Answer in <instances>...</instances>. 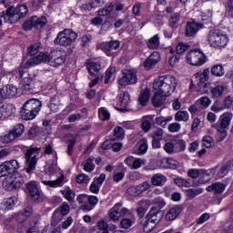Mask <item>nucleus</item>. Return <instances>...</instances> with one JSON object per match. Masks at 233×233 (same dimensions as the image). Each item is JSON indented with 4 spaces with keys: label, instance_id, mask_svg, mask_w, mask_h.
I'll return each instance as SVG.
<instances>
[{
    "label": "nucleus",
    "instance_id": "nucleus-29",
    "mask_svg": "<svg viewBox=\"0 0 233 233\" xmlns=\"http://www.w3.org/2000/svg\"><path fill=\"white\" fill-rule=\"evenodd\" d=\"M45 172L47 176H54L57 173V158L48 161L45 167Z\"/></svg>",
    "mask_w": 233,
    "mask_h": 233
},
{
    "label": "nucleus",
    "instance_id": "nucleus-40",
    "mask_svg": "<svg viewBox=\"0 0 233 233\" xmlns=\"http://www.w3.org/2000/svg\"><path fill=\"white\" fill-rule=\"evenodd\" d=\"M62 195L67 201H69V203H73L74 199H76V192L70 187L62 190Z\"/></svg>",
    "mask_w": 233,
    "mask_h": 233
},
{
    "label": "nucleus",
    "instance_id": "nucleus-64",
    "mask_svg": "<svg viewBox=\"0 0 233 233\" xmlns=\"http://www.w3.org/2000/svg\"><path fill=\"white\" fill-rule=\"evenodd\" d=\"M63 214H61V211L59 209L55 210L52 217L53 223H59L63 219Z\"/></svg>",
    "mask_w": 233,
    "mask_h": 233
},
{
    "label": "nucleus",
    "instance_id": "nucleus-10",
    "mask_svg": "<svg viewBox=\"0 0 233 233\" xmlns=\"http://www.w3.org/2000/svg\"><path fill=\"white\" fill-rule=\"evenodd\" d=\"M41 152L39 147H31L27 149L25 153V161H26V173L30 174L33 170H35V165H37V156Z\"/></svg>",
    "mask_w": 233,
    "mask_h": 233
},
{
    "label": "nucleus",
    "instance_id": "nucleus-60",
    "mask_svg": "<svg viewBox=\"0 0 233 233\" xmlns=\"http://www.w3.org/2000/svg\"><path fill=\"white\" fill-rule=\"evenodd\" d=\"M211 74H213V76H223V74H225L223 66H221V65L214 66L211 68Z\"/></svg>",
    "mask_w": 233,
    "mask_h": 233
},
{
    "label": "nucleus",
    "instance_id": "nucleus-46",
    "mask_svg": "<svg viewBox=\"0 0 233 233\" xmlns=\"http://www.w3.org/2000/svg\"><path fill=\"white\" fill-rule=\"evenodd\" d=\"M112 12H114V4H109L107 6L98 11V15L100 17H105V15H108L109 14H112Z\"/></svg>",
    "mask_w": 233,
    "mask_h": 233
},
{
    "label": "nucleus",
    "instance_id": "nucleus-43",
    "mask_svg": "<svg viewBox=\"0 0 233 233\" xmlns=\"http://www.w3.org/2000/svg\"><path fill=\"white\" fill-rule=\"evenodd\" d=\"M129 216V218H123L120 221V227H122V228H130V227H132V224L136 223V218L132 216V213Z\"/></svg>",
    "mask_w": 233,
    "mask_h": 233
},
{
    "label": "nucleus",
    "instance_id": "nucleus-8",
    "mask_svg": "<svg viewBox=\"0 0 233 233\" xmlns=\"http://www.w3.org/2000/svg\"><path fill=\"white\" fill-rule=\"evenodd\" d=\"M161 221V217H159V210L155 207L151 208L147 215L146 216V220L143 223L144 232H150L154 230V228L157 223Z\"/></svg>",
    "mask_w": 233,
    "mask_h": 233
},
{
    "label": "nucleus",
    "instance_id": "nucleus-39",
    "mask_svg": "<svg viewBox=\"0 0 233 233\" xmlns=\"http://www.w3.org/2000/svg\"><path fill=\"white\" fill-rule=\"evenodd\" d=\"M138 145L139 147L137 155L145 156V154H147L148 150V141L147 140V138H143L139 141Z\"/></svg>",
    "mask_w": 233,
    "mask_h": 233
},
{
    "label": "nucleus",
    "instance_id": "nucleus-1",
    "mask_svg": "<svg viewBox=\"0 0 233 233\" xmlns=\"http://www.w3.org/2000/svg\"><path fill=\"white\" fill-rule=\"evenodd\" d=\"M177 86V79L172 75L158 76L153 82L154 90L170 97Z\"/></svg>",
    "mask_w": 233,
    "mask_h": 233
},
{
    "label": "nucleus",
    "instance_id": "nucleus-57",
    "mask_svg": "<svg viewBox=\"0 0 233 233\" xmlns=\"http://www.w3.org/2000/svg\"><path fill=\"white\" fill-rule=\"evenodd\" d=\"M158 60H152V59H147L143 63V66L145 70H151V68H154L156 65H157Z\"/></svg>",
    "mask_w": 233,
    "mask_h": 233
},
{
    "label": "nucleus",
    "instance_id": "nucleus-55",
    "mask_svg": "<svg viewBox=\"0 0 233 233\" xmlns=\"http://www.w3.org/2000/svg\"><path fill=\"white\" fill-rule=\"evenodd\" d=\"M198 92L199 94H208V91L210 90V84L198 83Z\"/></svg>",
    "mask_w": 233,
    "mask_h": 233
},
{
    "label": "nucleus",
    "instance_id": "nucleus-19",
    "mask_svg": "<svg viewBox=\"0 0 233 233\" xmlns=\"http://www.w3.org/2000/svg\"><path fill=\"white\" fill-rule=\"evenodd\" d=\"M26 192H28L30 198L34 201H37L39 199V188H37V183L35 181H31L25 184Z\"/></svg>",
    "mask_w": 233,
    "mask_h": 233
},
{
    "label": "nucleus",
    "instance_id": "nucleus-63",
    "mask_svg": "<svg viewBox=\"0 0 233 233\" xmlns=\"http://www.w3.org/2000/svg\"><path fill=\"white\" fill-rule=\"evenodd\" d=\"M141 127L144 132H148L152 128V123L149 119L143 118Z\"/></svg>",
    "mask_w": 233,
    "mask_h": 233
},
{
    "label": "nucleus",
    "instance_id": "nucleus-61",
    "mask_svg": "<svg viewBox=\"0 0 233 233\" xmlns=\"http://www.w3.org/2000/svg\"><path fill=\"white\" fill-rule=\"evenodd\" d=\"M114 74H116V67L111 66L106 70L105 78L106 85H108V83H110V79H112V76H114Z\"/></svg>",
    "mask_w": 233,
    "mask_h": 233
},
{
    "label": "nucleus",
    "instance_id": "nucleus-25",
    "mask_svg": "<svg viewBox=\"0 0 233 233\" xmlns=\"http://www.w3.org/2000/svg\"><path fill=\"white\" fill-rule=\"evenodd\" d=\"M181 212H183V208L180 206H175L166 214V219L167 221H174V219H177Z\"/></svg>",
    "mask_w": 233,
    "mask_h": 233
},
{
    "label": "nucleus",
    "instance_id": "nucleus-31",
    "mask_svg": "<svg viewBox=\"0 0 233 233\" xmlns=\"http://www.w3.org/2000/svg\"><path fill=\"white\" fill-rule=\"evenodd\" d=\"M147 46L150 50H157L159 48V35H155L147 41Z\"/></svg>",
    "mask_w": 233,
    "mask_h": 233
},
{
    "label": "nucleus",
    "instance_id": "nucleus-41",
    "mask_svg": "<svg viewBox=\"0 0 233 233\" xmlns=\"http://www.w3.org/2000/svg\"><path fill=\"white\" fill-rule=\"evenodd\" d=\"M5 164L9 167V170H11V173L15 174L21 167V164H19V161L15 159H11L9 161H5Z\"/></svg>",
    "mask_w": 233,
    "mask_h": 233
},
{
    "label": "nucleus",
    "instance_id": "nucleus-22",
    "mask_svg": "<svg viewBox=\"0 0 233 233\" xmlns=\"http://www.w3.org/2000/svg\"><path fill=\"white\" fill-rule=\"evenodd\" d=\"M167 97H168V96L163 95L159 93V91H157L151 99L153 106L157 108L163 106V105H165V101H167Z\"/></svg>",
    "mask_w": 233,
    "mask_h": 233
},
{
    "label": "nucleus",
    "instance_id": "nucleus-21",
    "mask_svg": "<svg viewBox=\"0 0 233 233\" xmlns=\"http://www.w3.org/2000/svg\"><path fill=\"white\" fill-rule=\"evenodd\" d=\"M0 110H2V114L4 115V117L5 119H8V117H14L15 116L16 108L14 104H4Z\"/></svg>",
    "mask_w": 233,
    "mask_h": 233
},
{
    "label": "nucleus",
    "instance_id": "nucleus-15",
    "mask_svg": "<svg viewBox=\"0 0 233 233\" xmlns=\"http://www.w3.org/2000/svg\"><path fill=\"white\" fill-rule=\"evenodd\" d=\"M233 115L232 113H224L220 117L217 124H214L212 127L216 128V130H227L230 126V122L232 121Z\"/></svg>",
    "mask_w": 233,
    "mask_h": 233
},
{
    "label": "nucleus",
    "instance_id": "nucleus-30",
    "mask_svg": "<svg viewBox=\"0 0 233 233\" xmlns=\"http://www.w3.org/2000/svg\"><path fill=\"white\" fill-rule=\"evenodd\" d=\"M187 59H207V56L201 49H193L187 53Z\"/></svg>",
    "mask_w": 233,
    "mask_h": 233
},
{
    "label": "nucleus",
    "instance_id": "nucleus-18",
    "mask_svg": "<svg viewBox=\"0 0 233 233\" xmlns=\"http://www.w3.org/2000/svg\"><path fill=\"white\" fill-rule=\"evenodd\" d=\"M201 28H203V25L198 24V22H187L186 26V35L187 37H194Z\"/></svg>",
    "mask_w": 233,
    "mask_h": 233
},
{
    "label": "nucleus",
    "instance_id": "nucleus-16",
    "mask_svg": "<svg viewBox=\"0 0 233 233\" xmlns=\"http://www.w3.org/2000/svg\"><path fill=\"white\" fill-rule=\"evenodd\" d=\"M124 163H126L131 170H137V168H141L143 166L147 165V159L128 156L124 160Z\"/></svg>",
    "mask_w": 233,
    "mask_h": 233
},
{
    "label": "nucleus",
    "instance_id": "nucleus-6",
    "mask_svg": "<svg viewBox=\"0 0 233 233\" xmlns=\"http://www.w3.org/2000/svg\"><path fill=\"white\" fill-rule=\"evenodd\" d=\"M117 83L120 86L136 85L137 83V70L132 67L123 69L121 75L118 76Z\"/></svg>",
    "mask_w": 233,
    "mask_h": 233
},
{
    "label": "nucleus",
    "instance_id": "nucleus-14",
    "mask_svg": "<svg viewBox=\"0 0 233 233\" xmlns=\"http://www.w3.org/2000/svg\"><path fill=\"white\" fill-rule=\"evenodd\" d=\"M120 45L121 43L119 42V40H113L109 42H104L101 46H102L103 52H105V54L108 57H114V56H116V52L114 51L117 50Z\"/></svg>",
    "mask_w": 233,
    "mask_h": 233
},
{
    "label": "nucleus",
    "instance_id": "nucleus-20",
    "mask_svg": "<svg viewBox=\"0 0 233 233\" xmlns=\"http://www.w3.org/2000/svg\"><path fill=\"white\" fill-rule=\"evenodd\" d=\"M119 108H116L119 110V112H127V108H128V105H130V95L128 92H121L119 96Z\"/></svg>",
    "mask_w": 233,
    "mask_h": 233
},
{
    "label": "nucleus",
    "instance_id": "nucleus-37",
    "mask_svg": "<svg viewBox=\"0 0 233 233\" xmlns=\"http://www.w3.org/2000/svg\"><path fill=\"white\" fill-rule=\"evenodd\" d=\"M85 172H93L96 168L94 164V157H89L86 161L82 162Z\"/></svg>",
    "mask_w": 233,
    "mask_h": 233
},
{
    "label": "nucleus",
    "instance_id": "nucleus-52",
    "mask_svg": "<svg viewBox=\"0 0 233 233\" xmlns=\"http://www.w3.org/2000/svg\"><path fill=\"white\" fill-rule=\"evenodd\" d=\"M230 164H227V162L219 168L218 172V177H225L228 172H230Z\"/></svg>",
    "mask_w": 233,
    "mask_h": 233
},
{
    "label": "nucleus",
    "instance_id": "nucleus-45",
    "mask_svg": "<svg viewBox=\"0 0 233 233\" xmlns=\"http://www.w3.org/2000/svg\"><path fill=\"white\" fill-rule=\"evenodd\" d=\"M189 116L188 112L187 111H177L175 114V121H184V123H187L188 121Z\"/></svg>",
    "mask_w": 233,
    "mask_h": 233
},
{
    "label": "nucleus",
    "instance_id": "nucleus-44",
    "mask_svg": "<svg viewBox=\"0 0 233 233\" xmlns=\"http://www.w3.org/2000/svg\"><path fill=\"white\" fill-rule=\"evenodd\" d=\"M12 171L6 162H4L0 165V177H6V176H12Z\"/></svg>",
    "mask_w": 233,
    "mask_h": 233
},
{
    "label": "nucleus",
    "instance_id": "nucleus-34",
    "mask_svg": "<svg viewBox=\"0 0 233 233\" xmlns=\"http://www.w3.org/2000/svg\"><path fill=\"white\" fill-rule=\"evenodd\" d=\"M118 168H121L122 171L114 174L113 180L115 181V183H119V181H123V179H125L127 167H125L123 164H119Z\"/></svg>",
    "mask_w": 233,
    "mask_h": 233
},
{
    "label": "nucleus",
    "instance_id": "nucleus-24",
    "mask_svg": "<svg viewBox=\"0 0 233 233\" xmlns=\"http://www.w3.org/2000/svg\"><path fill=\"white\" fill-rule=\"evenodd\" d=\"M2 90L4 99L15 97L17 96V87L14 85H7L5 88H0Z\"/></svg>",
    "mask_w": 233,
    "mask_h": 233
},
{
    "label": "nucleus",
    "instance_id": "nucleus-23",
    "mask_svg": "<svg viewBox=\"0 0 233 233\" xmlns=\"http://www.w3.org/2000/svg\"><path fill=\"white\" fill-rule=\"evenodd\" d=\"M227 186L221 182H215L206 187L207 192H213V194H223Z\"/></svg>",
    "mask_w": 233,
    "mask_h": 233
},
{
    "label": "nucleus",
    "instance_id": "nucleus-32",
    "mask_svg": "<svg viewBox=\"0 0 233 233\" xmlns=\"http://www.w3.org/2000/svg\"><path fill=\"white\" fill-rule=\"evenodd\" d=\"M150 99V89L146 87L139 95L138 96V103L142 106H145L147 103H148V100Z\"/></svg>",
    "mask_w": 233,
    "mask_h": 233
},
{
    "label": "nucleus",
    "instance_id": "nucleus-50",
    "mask_svg": "<svg viewBox=\"0 0 233 233\" xmlns=\"http://www.w3.org/2000/svg\"><path fill=\"white\" fill-rule=\"evenodd\" d=\"M76 181L79 185H88V183H90V177L82 173L76 177Z\"/></svg>",
    "mask_w": 233,
    "mask_h": 233
},
{
    "label": "nucleus",
    "instance_id": "nucleus-48",
    "mask_svg": "<svg viewBox=\"0 0 233 233\" xmlns=\"http://www.w3.org/2000/svg\"><path fill=\"white\" fill-rule=\"evenodd\" d=\"M27 57H34L39 54V44H34L27 48Z\"/></svg>",
    "mask_w": 233,
    "mask_h": 233
},
{
    "label": "nucleus",
    "instance_id": "nucleus-62",
    "mask_svg": "<svg viewBox=\"0 0 233 233\" xmlns=\"http://www.w3.org/2000/svg\"><path fill=\"white\" fill-rule=\"evenodd\" d=\"M98 115L99 117H101V119H103L104 121H107V119H110V113L105 107H102L98 110Z\"/></svg>",
    "mask_w": 233,
    "mask_h": 233
},
{
    "label": "nucleus",
    "instance_id": "nucleus-27",
    "mask_svg": "<svg viewBox=\"0 0 233 233\" xmlns=\"http://www.w3.org/2000/svg\"><path fill=\"white\" fill-rule=\"evenodd\" d=\"M213 172V169H200V174L198 175V183L200 185H205V183H208V181H210V176H212Z\"/></svg>",
    "mask_w": 233,
    "mask_h": 233
},
{
    "label": "nucleus",
    "instance_id": "nucleus-56",
    "mask_svg": "<svg viewBox=\"0 0 233 233\" xmlns=\"http://www.w3.org/2000/svg\"><path fill=\"white\" fill-rule=\"evenodd\" d=\"M15 203H17V198L15 197H12V198H6L4 202V205L5 208L10 210V208H14V206L15 205Z\"/></svg>",
    "mask_w": 233,
    "mask_h": 233
},
{
    "label": "nucleus",
    "instance_id": "nucleus-5",
    "mask_svg": "<svg viewBox=\"0 0 233 233\" xmlns=\"http://www.w3.org/2000/svg\"><path fill=\"white\" fill-rule=\"evenodd\" d=\"M76 39H77V33L74 32L72 29H64L57 34L55 39V45H59L60 46H72V44Z\"/></svg>",
    "mask_w": 233,
    "mask_h": 233
},
{
    "label": "nucleus",
    "instance_id": "nucleus-51",
    "mask_svg": "<svg viewBox=\"0 0 233 233\" xmlns=\"http://www.w3.org/2000/svg\"><path fill=\"white\" fill-rule=\"evenodd\" d=\"M77 137H79V135H76L73 138L68 140V146H67L68 156H72L74 154V146L77 142Z\"/></svg>",
    "mask_w": 233,
    "mask_h": 233
},
{
    "label": "nucleus",
    "instance_id": "nucleus-11",
    "mask_svg": "<svg viewBox=\"0 0 233 233\" xmlns=\"http://www.w3.org/2000/svg\"><path fill=\"white\" fill-rule=\"evenodd\" d=\"M41 63H45L46 65H49V66H54V68H57L61 66L65 63L63 59H28L24 65V68H30V66H37V65H41Z\"/></svg>",
    "mask_w": 233,
    "mask_h": 233
},
{
    "label": "nucleus",
    "instance_id": "nucleus-9",
    "mask_svg": "<svg viewBox=\"0 0 233 233\" xmlns=\"http://www.w3.org/2000/svg\"><path fill=\"white\" fill-rule=\"evenodd\" d=\"M43 86V80H41V76H33L25 77L21 83V90L24 94L26 92H30V90H34V88H41Z\"/></svg>",
    "mask_w": 233,
    "mask_h": 233
},
{
    "label": "nucleus",
    "instance_id": "nucleus-7",
    "mask_svg": "<svg viewBox=\"0 0 233 233\" xmlns=\"http://www.w3.org/2000/svg\"><path fill=\"white\" fill-rule=\"evenodd\" d=\"M76 201L81 210H84L85 212H90V210H94L96 205L99 203V198L96 196L80 194L76 197Z\"/></svg>",
    "mask_w": 233,
    "mask_h": 233
},
{
    "label": "nucleus",
    "instance_id": "nucleus-49",
    "mask_svg": "<svg viewBox=\"0 0 233 233\" xmlns=\"http://www.w3.org/2000/svg\"><path fill=\"white\" fill-rule=\"evenodd\" d=\"M223 92H225V86H217L211 89L212 97H221L223 96Z\"/></svg>",
    "mask_w": 233,
    "mask_h": 233
},
{
    "label": "nucleus",
    "instance_id": "nucleus-13",
    "mask_svg": "<svg viewBox=\"0 0 233 233\" xmlns=\"http://www.w3.org/2000/svg\"><path fill=\"white\" fill-rule=\"evenodd\" d=\"M25 184V179L23 177L18 176L14 177H9L7 180L4 182V187L6 190L12 191L17 188H21Z\"/></svg>",
    "mask_w": 233,
    "mask_h": 233
},
{
    "label": "nucleus",
    "instance_id": "nucleus-36",
    "mask_svg": "<svg viewBox=\"0 0 233 233\" xmlns=\"http://www.w3.org/2000/svg\"><path fill=\"white\" fill-rule=\"evenodd\" d=\"M202 192H204V189L202 187L188 188L186 191V196L187 199H194V198H198V196H200Z\"/></svg>",
    "mask_w": 233,
    "mask_h": 233
},
{
    "label": "nucleus",
    "instance_id": "nucleus-47",
    "mask_svg": "<svg viewBox=\"0 0 233 233\" xmlns=\"http://www.w3.org/2000/svg\"><path fill=\"white\" fill-rule=\"evenodd\" d=\"M11 131L16 138L20 137V136H23V132H25V125L17 124L13 127Z\"/></svg>",
    "mask_w": 233,
    "mask_h": 233
},
{
    "label": "nucleus",
    "instance_id": "nucleus-17",
    "mask_svg": "<svg viewBox=\"0 0 233 233\" xmlns=\"http://www.w3.org/2000/svg\"><path fill=\"white\" fill-rule=\"evenodd\" d=\"M152 185H150V182L145 181L142 184L138 186H133L128 188V193L131 194V196H139V194H143V192H147Z\"/></svg>",
    "mask_w": 233,
    "mask_h": 233
},
{
    "label": "nucleus",
    "instance_id": "nucleus-26",
    "mask_svg": "<svg viewBox=\"0 0 233 233\" xmlns=\"http://www.w3.org/2000/svg\"><path fill=\"white\" fill-rule=\"evenodd\" d=\"M86 69L90 76H96V74H99V70H101V64L99 62L88 60L86 63Z\"/></svg>",
    "mask_w": 233,
    "mask_h": 233
},
{
    "label": "nucleus",
    "instance_id": "nucleus-4",
    "mask_svg": "<svg viewBox=\"0 0 233 233\" xmlns=\"http://www.w3.org/2000/svg\"><path fill=\"white\" fill-rule=\"evenodd\" d=\"M208 43L212 48H225L228 45V36L221 29H211L208 35Z\"/></svg>",
    "mask_w": 233,
    "mask_h": 233
},
{
    "label": "nucleus",
    "instance_id": "nucleus-35",
    "mask_svg": "<svg viewBox=\"0 0 233 233\" xmlns=\"http://www.w3.org/2000/svg\"><path fill=\"white\" fill-rule=\"evenodd\" d=\"M63 181H65V177H60L56 180H43L42 183L47 187L56 188L57 187H61V185H63Z\"/></svg>",
    "mask_w": 233,
    "mask_h": 233
},
{
    "label": "nucleus",
    "instance_id": "nucleus-12",
    "mask_svg": "<svg viewBox=\"0 0 233 233\" xmlns=\"http://www.w3.org/2000/svg\"><path fill=\"white\" fill-rule=\"evenodd\" d=\"M123 207L122 203H116L108 212V216L111 221H119V218L125 216H130V209Z\"/></svg>",
    "mask_w": 233,
    "mask_h": 233
},
{
    "label": "nucleus",
    "instance_id": "nucleus-42",
    "mask_svg": "<svg viewBox=\"0 0 233 233\" xmlns=\"http://www.w3.org/2000/svg\"><path fill=\"white\" fill-rule=\"evenodd\" d=\"M208 74H210V70L206 68L203 72H198L196 74V78L198 79V83H207L208 81Z\"/></svg>",
    "mask_w": 233,
    "mask_h": 233
},
{
    "label": "nucleus",
    "instance_id": "nucleus-28",
    "mask_svg": "<svg viewBox=\"0 0 233 233\" xmlns=\"http://www.w3.org/2000/svg\"><path fill=\"white\" fill-rule=\"evenodd\" d=\"M167 183V177L161 173H157L151 177V184L154 187H163Z\"/></svg>",
    "mask_w": 233,
    "mask_h": 233
},
{
    "label": "nucleus",
    "instance_id": "nucleus-33",
    "mask_svg": "<svg viewBox=\"0 0 233 233\" xmlns=\"http://www.w3.org/2000/svg\"><path fill=\"white\" fill-rule=\"evenodd\" d=\"M33 23H34V28H36V30H41L44 26H46V23L48 21L46 20V17L41 16H33Z\"/></svg>",
    "mask_w": 233,
    "mask_h": 233
},
{
    "label": "nucleus",
    "instance_id": "nucleus-2",
    "mask_svg": "<svg viewBox=\"0 0 233 233\" xmlns=\"http://www.w3.org/2000/svg\"><path fill=\"white\" fill-rule=\"evenodd\" d=\"M43 104L37 98H31L23 105V107L20 111L22 119L25 121H30L35 119L37 114L41 111Z\"/></svg>",
    "mask_w": 233,
    "mask_h": 233
},
{
    "label": "nucleus",
    "instance_id": "nucleus-54",
    "mask_svg": "<svg viewBox=\"0 0 233 233\" xmlns=\"http://www.w3.org/2000/svg\"><path fill=\"white\" fill-rule=\"evenodd\" d=\"M175 184L177 187H184L186 188H189V187H191L190 181L181 177L175 178Z\"/></svg>",
    "mask_w": 233,
    "mask_h": 233
},
{
    "label": "nucleus",
    "instance_id": "nucleus-58",
    "mask_svg": "<svg viewBox=\"0 0 233 233\" xmlns=\"http://www.w3.org/2000/svg\"><path fill=\"white\" fill-rule=\"evenodd\" d=\"M164 134H165V131H163V129H161V128H158L152 132L151 137H152V139H157V140L162 141Z\"/></svg>",
    "mask_w": 233,
    "mask_h": 233
},
{
    "label": "nucleus",
    "instance_id": "nucleus-53",
    "mask_svg": "<svg viewBox=\"0 0 233 233\" xmlns=\"http://www.w3.org/2000/svg\"><path fill=\"white\" fill-rule=\"evenodd\" d=\"M31 214L32 213L30 211L20 212L16 216V221L18 223H25V221L30 218Z\"/></svg>",
    "mask_w": 233,
    "mask_h": 233
},
{
    "label": "nucleus",
    "instance_id": "nucleus-38",
    "mask_svg": "<svg viewBox=\"0 0 233 233\" xmlns=\"http://www.w3.org/2000/svg\"><path fill=\"white\" fill-rule=\"evenodd\" d=\"M15 139H17V137L12 132V130L0 137V141L4 145H8V143H12V141H15Z\"/></svg>",
    "mask_w": 233,
    "mask_h": 233
},
{
    "label": "nucleus",
    "instance_id": "nucleus-3",
    "mask_svg": "<svg viewBox=\"0 0 233 233\" xmlns=\"http://www.w3.org/2000/svg\"><path fill=\"white\" fill-rule=\"evenodd\" d=\"M28 14V6L22 5L17 7L10 6L6 12H1L0 17L5 21V23H17L21 17H25Z\"/></svg>",
    "mask_w": 233,
    "mask_h": 233
},
{
    "label": "nucleus",
    "instance_id": "nucleus-59",
    "mask_svg": "<svg viewBox=\"0 0 233 233\" xmlns=\"http://www.w3.org/2000/svg\"><path fill=\"white\" fill-rule=\"evenodd\" d=\"M99 3H101V0H96L95 2L89 3V4H84L82 5V10H92L93 8H97L99 6Z\"/></svg>",
    "mask_w": 233,
    "mask_h": 233
}]
</instances>
